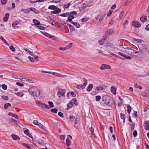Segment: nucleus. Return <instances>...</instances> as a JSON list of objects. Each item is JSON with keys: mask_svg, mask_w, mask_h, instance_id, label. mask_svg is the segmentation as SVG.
Masks as SVG:
<instances>
[{"mask_svg": "<svg viewBox=\"0 0 149 149\" xmlns=\"http://www.w3.org/2000/svg\"><path fill=\"white\" fill-rule=\"evenodd\" d=\"M28 91L31 95L36 97H38L40 94L39 90L35 86L29 88Z\"/></svg>", "mask_w": 149, "mask_h": 149, "instance_id": "obj_1", "label": "nucleus"}, {"mask_svg": "<svg viewBox=\"0 0 149 149\" xmlns=\"http://www.w3.org/2000/svg\"><path fill=\"white\" fill-rule=\"evenodd\" d=\"M95 18L96 20L99 19V22H101L103 19L104 17L101 11H96L94 13Z\"/></svg>", "mask_w": 149, "mask_h": 149, "instance_id": "obj_2", "label": "nucleus"}, {"mask_svg": "<svg viewBox=\"0 0 149 149\" xmlns=\"http://www.w3.org/2000/svg\"><path fill=\"white\" fill-rule=\"evenodd\" d=\"M48 8L49 9L53 10L54 11L51 12V13L53 14H56L60 13L61 10L54 5H51L48 7Z\"/></svg>", "mask_w": 149, "mask_h": 149, "instance_id": "obj_3", "label": "nucleus"}, {"mask_svg": "<svg viewBox=\"0 0 149 149\" xmlns=\"http://www.w3.org/2000/svg\"><path fill=\"white\" fill-rule=\"evenodd\" d=\"M78 103L77 102V100L76 98H73L69 102V103L67 105V108L69 109L71 108L73 104H75V106L78 105Z\"/></svg>", "mask_w": 149, "mask_h": 149, "instance_id": "obj_4", "label": "nucleus"}, {"mask_svg": "<svg viewBox=\"0 0 149 149\" xmlns=\"http://www.w3.org/2000/svg\"><path fill=\"white\" fill-rule=\"evenodd\" d=\"M58 91L57 93L58 96L59 97H61L62 96L64 95L65 93V89H61L60 88H58Z\"/></svg>", "mask_w": 149, "mask_h": 149, "instance_id": "obj_5", "label": "nucleus"}, {"mask_svg": "<svg viewBox=\"0 0 149 149\" xmlns=\"http://www.w3.org/2000/svg\"><path fill=\"white\" fill-rule=\"evenodd\" d=\"M138 47L140 50L142 52H145L146 51L147 47L143 44H139L138 45Z\"/></svg>", "mask_w": 149, "mask_h": 149, "instance_id": "obj_6", "label": "nucleus"}, {"mask_svg": "<svg viewBox=\"0 0 149 149\" xmlns=\"http://www.w3.org/2000/svg\"><path fill=\"white\" fill-rule=\"evenodd\" d=\"M36 102L38 106L41 107L42 108L48 109V105L45 103H41L39 101H36Z\"/></svg>", "mask_w": 149, "mask_h": 149, "instance_id": "obj_7", "label": "nucleus"}, {"mask_svg": "<svg viewBox=\"0 0 149 149\" xmlns=\"http://www.w3.org/2000/svg\"><path fill=\"white\" fill-rule=\"evenodd\" d=\"M111 68V66L105 64H102L100 68L101 70H104L105 69H110Z\"/></svg>", "mask_w": 149, "mask_h": 149, "instance_id": "obj_8", "label": "nucleus"}, {"mask_svg": "<svg viewBox=\"0 0 149 149\" xmlns=\"http://www.w3.org/2000/svg\"><path fill=\"white\" fill-rule=\"evenodd\" d=\"M69 120L71 123H74L75 124L77 123V119L75 118V117L74 116H70V117Z\"/></svg>", "mask_w": 149, "mask_h": 149, "instance_id": "obj_9", "label": "nucleus"}, {"mask_svg": "<svg viewBox=\"0 0 149 149\" xmlns=\"http://www.w3.org/2000/svg\"><path fill=\"white\" fill-rule=\"evenodd\" d=\"M109 99V97L107 95H104L102 97V100L104 102V103L105 104Z\"/></svg>", "mask_w": 149, "mask_h": 149, "instance_id": "obj_10", "label": "nucleus"}, {"mask_svg": "<svg viewBox=\"0 0 149 149\" xmlns=\"http://www.w3.org/2000/svg\"><path fill=\"white\" fill-rule=\"evenodd\" d=\"M125 49L126 52L129 55L132 54L133 52H134V49L129 47H126Z\"/></svg>", "mask_w": 149, "mask_h": 149, "instance_id": "obj_11", "label": "nucleus"}, {"mask_svg": "<svg viewBox=\"0 0 149 149\" xmlns=\"http://www.w3.org/2000/svg\"><path fill=\"white\" fill-rule=\"evenodd\" d=\"M132 25L135 27L138 28L141 26V25L137 21H133L132 22Z\"/></svg>", "mask_w": 149, "mask_h": 149, "instance_id": "obj_12", "label": "nucleus"}, {"mask_svg": "<svg viewBox=\"0 0 149 149\" xmlns=\"http://www.w3.org/2000/svg\"><path fill=\"white\" fill-rule=\"evenodd\" d=\"M107 38V37H103V38L101 40H100L98 42V43L100 45H102L104 43L105 41Z\"/></svg>", "mask_w": 149, "mask_h": 149, "instance_id": "obj_13", "label": "nucleus"}, {"mask_svg": "<svg viewBox=\"0 0 149 149\" xmlns=\"http://www.w3.org/2000/svg\"><path fill=\"white\" fill-rule=\"evenodd\" d=\"M113 33V30L111 29H109L106 31L105 33L106 37H107L109 36H110Z\"/></svg>", "mask_w": 149, "mask_h": 149, "instance_id": "obj_14", "label": "nucleus"}, {"mask_svg": "<svg viewBox=\"0 0 149 149\" xmlns=\"http://www.w3.org/2000/svg\"><path fill=\"white\" fill-rule=\"evenodd\" d=\"M113 103V101L112 99H109L105 104L111 107L112 104Z\"/></svg>", "mask_w": 149, "mask_h": 149, "instance_id": "obj_15", "label": "nucleus"}, {"mask_svg": "<svg viewBox=\"0 0 149 149\" xmlns=\"http://www.w3.org/2000/svg\"><path fill=\"white\" fill-rule=\"evenodd\" d=\"M44 35H45L46 37L50 38L54 40V39L55 38V37L51 35L50 34L46 32H45L44 33H43Z\"/></svg>", "mask_w": 149, "mask_h": 149, "instance_id": "obj_16", "label": "nucleus"}, {"mask_svg": "<svg viewBox=\"0 0 149 149\" xmlns=\"http://www.w3.org/2000/svg\"><path fill=\"white\" fill-rule=\"evenodd\" d=\"M11 136L13 139L15 140H16L17 139L19 140L20 139V137L14 134H12Z\"/></svg>", "mask_w": 149, "mask_h": 149, "instance_id": "obj_17", "label": "nucleus"}, {"mask_svg": "<svg viewBox=\"0 0 149 149\" xmlns=\"http://www.w3.org/2000/svg\"><path fill=\"white\" fill-rule=\"evenodd\" d=\"M9 16V13H6L5 15V17L3 18V20L4 22H7L8 21V19Z\"/></svg>", "mask_w": 149, "mask_h": 149, "instance_id": "obj_18", "label": "nucleus"}, {"mask_svg": "<svg viewBox=\"0 0 149 149\" xmlns=\"http://www.w3.org/2000/svg\"><path fill=\"white\" fill-rule=\"evenodd\" d=\"M111 92L113 93L114 95H115L116 94V89L114 86H112L111 87Z\"/></svg>", "mask_w": 149, "mask_h": 149, "instance_id": "obj_19", "label": "nucleus"}, {"mask_svg": "<svg viewBox=\"0 0 149 149\" xmlns=\"http://www.w3.org/2000/svg\"><path fill=\"white\" fill-rule=\"evenodd\" d=\"M19 24V22L18 21L14 22L12 24V26L14 29H16L18 28V26L17 25Z\"/></svg>", "mask_w": 149, "mask_h": 149, "instance_id": "obj_20", "label": "nucleus"}, {"mask_svg": "<svg viewBox=\"0 0 149 149\" xmlns=\"http://www.w3.org/2000/svg\"><path fill=\"white\" fill-rule=\"evenodd\" d=\"M93 88V85L92 84H90L86 88V90L88 92L90 91Z\"/></svg>", "mask_w": 149, "mask_h": 149, "instance_id": "obj_21", "label": "nucleus"}, {"mask_svg": "<svg viewBox=\"0 0 149 149\" xmlns=\"http://www.w3.org/2000/svg\"><path fill=\"white\" fill-rule=\"evenodd\" d=\"M30 8L27 9H22L21 11L24 12L25 13H28L30 12Z\"/></svg>", "mask_w": 149, "mask_h": 149, "instance_id": "obj_22", "label": "nucleus"}, {"mask_svg": "<svg viewBox=\"0 0 149 149\" xmlns=\"http://www.w3.org/2000/svg\"><path fill=\"white\" fill-rule=\"evenodd\" d=\"M86 86H85L83 84V85H79V84H77L76 85V87L80 89H83L85 88Z\"/></svg>", "mask_w": 149, "mask_h": 149, "instance_id": "obj_23", "label": "nucleus"}, {"mask_svg": "<svg viewBox=\"0 0 149 149\" xmlns=\"http://www.w3.org/2000/svg\"><path fill=\"white\" fill-rule=\"evenodd\" d=\"M30 9L31 11H33L36 14H38L39 13L38 11L34 8H31Z\"/></svg>", "mask_w": 149, "mask_h": 149, "instance_id": "obj_24", "label": "nucleus"}, {"mask_svg": "<svg viewBox=\"0 0 149 149\" xmlns=\"http://www.w3.org/2000/svg\"><path fill=\"white\" fill-rule=\"evenodd\" d=\"M33 22L35 24V25H39L40 24V22L35 19H34L33 20Z\"/></svg>", "mask_w": 149, "mask_h": 149, "instance_id": "obj_25", "label": "nucleus"}, {"mask_svg": "<svg viewBox=\"0 0 149 149\" xmlns=\"http://www.w3.org/2000/svg\"><path fill=\"white\" fill-rule=\"evenodd\" d=\"M140 20L141 21L143 22H144L146 21L147 20L146 16L145 15L143 16L140 18Z\"/></svg>", "mask_w": 149, "mask_h": 149, "instance_id": "obj_26", "label": "nucleus"}, {"mask_svg": "<svg viewBox=\"0 0 149 149\" xmlns=\"http://www.w3.org/2000/svg\"><path fill=\"white\" fill-rule=\"evenodd\" d=\"M15 94L18 97H22L24 95L23 93L22 92H19L18 93H15Z\"/></svg>", "mask_w": 149, "mask_h": 149, "instance_id": "obj_27", "label": "nucleus"}, {"mask_svg": "<svg viewBox=\"0 0 149 149\" xmlns=\"http://www.w3.org/2000/svg\"><path fill=\"white\" fill-rule=\"evenodd\" d=\"M127 111L128 113L130 114L132 110V108L130 105L127 104Z\"/></svg>", "mask_w": 149, "mask_h": 149, "instance_id": "obj_28", "label": "nucleus"}, {"mask_svg": "<svg viewBox=\"0 0 149 149\" xmlns=\"http://www.w3.org/2000/svg\"><path fill=\"white\" fill-rule=\"evenodd\" d=\"M8 114L9 115L12 116V117H14L16 119H17L18 117V116L17 115L13 113H12L10 112L8 113Z\"/></svg>", "mask_w": 149, "mask_h": 149, "instance_id": "obj_29", "label": "nucleus"}, {"mask_svg": "<svg viewBox=\"0 0 149 149\" xmlns=\"http://www.w3.org/2000/svg\"><path fill=\"white\" fill-rule=\"evenodd\" d=\"M71 23L72 24L74 25L77 28H79L80 26V24L77 22H71Z\"/></svg>", "mask_w": 149, "mask_h": 149, "instance_id": "obj_30", "label": "nucleus"}, {"mask_svg": "<svg viewBox=\"0 0 149 149\" xmlns=\"http://www.w3.org/2000/svg\"><path fill=\"white\" fill-rule=\"evenodd\" d=\"M74 18V17L72 15H70L68 17V20L67 21H69L71 22H72V19Z\"/></svg>", "mask_w": 149, "mask_h": 149, "instance_id": "obj_31", "label": "nucleus"}, {"mask_svg": "<svg viewBox=\"0 0 149 149\" xmlns=\"http://www.w3.org/2000/svg\"><path fill=\"white\" fill-rule=\"evenodd\" d=\"M120 116L121 118L123 120V122L124 123L125 121V115L122 113H121L120 114Z\"/></svg>", "mask_w": 149, "mask_h": 149, "instance_id": "obj_32", "label": "nucleus"}, {"mask_svg": "<svg viewBox=\"0 0 149 149\" xmlns=\"http://www.w3.org/2000/svg\"><path fill=\"white\" fill-rule=\"evenodd\" d=\"M0 39L6 45H9V44H8V42L2 36L0 37Z\"/></svg>", "mask_w": 149, "mask_h": 149, "instance_id": "obj_33", "label": "nucleus"}, {"mask_svg": "<svg viewBox=\"0 0 149 149\" xmlns=\"http://www.w3.org/2000/svg\"><path fill=\"white\" fill-rule=\"evenodd\" d=\"M59 15L63 17H68L69 15V13L67 12L66 13H64L63 14H60Z\"/></svg>", "mask_w": 149, "mask_h": 149, "instance_id": "obj_34", "label": "nucleus"}, {"mask_svg": "<svg viewBox=\"0 0 149 149\" xmlns=\"http://www.w3.org/2000/svg\"><path fill=\"white\" fill-rule=\"evenodd\" d=\"M38 142L39 144H41V145H43L44 144V140H43V139H42L40 138V139H38Z\"/></svg>", "mask_w": 149, "mask_h": 149, "instance_id": "obj_35", "label": "nucleus"}, {"mask_svg": "<svg viewBox=\"0 0 149 149\" xmlns=\"http://www.w3.org/2000/svg\"><path fill=\"white\" fill-rule=\"evenodd\" d=\"M11 106L10 104L7 103L5 104L4 105V108L5 109H7L8 108V107H10Z\"/></svg>", "mask_w": 149, "mask_h": 149, "instance_id": "obj_36", "label": "nucleus"}, {"mask_svg": "<svg viewBox=\"0 0 149 149\" xmlns=\"http://www.w3.org/2000/svg\"><path fill=\"white\" fill-rule=\"evenodd\" d=\"M142 95L144 97H147L148 96V93L146 91H144L142 93Z\"/></svg>", "mask_w": 149, "mask_h": 149, "instance_id": "obj_37", "label": "nucleus"}, {"mask_svg": "<svg viewBox=\"0 0 149 149\" xmlns=\"http://www.w3.org/2000/svg\"><path fill=\"white\" fill-rule=\"evenodd\" d=\"M66 142L67 146H69L70 145V140L68 137L66 139Z\"/></svg>", "mask_w": 149, "mask_h": 149, "instance_id": "obj_38", "label": "nucleus"}, {"mask_svg": "<svg viewBox=\"0 0 149 149\" xmlns=\"http://www.w3.org/2000/svg\"><path fill=\"white\" fill-rule=\"evenodd\" d=\"M106 46L110 47H114V45H113V44L109 42H106Z\"/></svg>", "mask_w": 149, "mask_h": 149, "instance_id": "obj_39", "label": "nucleus"}, {"mask_svg": "<svg viewBox=\"0 0 149 149\" xmlns=\"http://www.w3.org/2000/svg\"><path fill=\"white\" fill-rule=\"evenodd\" d=\"M22 145L24 147L27 148L29 149H30L31 148V146L28 144L23 143H22Z\"/></svg>", "mask_w": 149, "mask_h": 149, "instance_id": "obj_40", "label": "nucleus"}, {"mask_svg": "<svg viewBox=\"0 0 149 149\" xmlns=\"http://www.w3.org/2000/svg\"><path fill=\"white\" fill-rule=\"evenodd\" d=\"M133 41H136L138 42H142L143 40H142L140 39H137L136 38H134L133 39Z\"/></svg>", "mask_w": 149, "mask_h": 149, "instance_id": "obj_41", "label": "nucleus"}, {"mask_svg": "<svg viewBox=\"0 0 149 149\" xmlns=\"http://www.w3.org/2000/svg\"><path fill=\"white\" fill-rule=\"evenodd\" d=\"M50 111L52 113H56L58 111V110L57 109L54 108L51 109Z\"/></svg>", "mask_w": 149, "mask_h": 149, "instance_id": "obj_42", "label": "nucleus"}, {"mask_svg": "<svg viewBox=\"0 0 149 149\" xmlns=\"http://www.w3.org/2000/svg\"><path fill=\"white\" fill-rule=\"evenodd\" d=\"M1 98L3 100H7L8 99V96L4 95L2 96Z\"/></svg>", "mask_w": 149, "mask_h": 149, "instance_id": "obj_43", "label": "nucleus"}, {"mask_svg": "<svg viewBox=\"0 0 149 149\" xmlns=\"http://www.w3.org/2000/svg\"><path fill=\"white\" fill-rule=\"evenodd\" d=\"M36 27H38L39 29L41 30H44L45 29V28L42 26H37Z\"/></svg>", "mask_w": 149, "mask_h": 149, "instance_id": "obj_44", "label": "nucleus"}, {"mask_svg": "<svg viewBox=\"0 0 149 149\" xmlns=\"http://www.w3.org/2000/svg\"><path fill=\"white\" fill-rule=\"evenodd\" d=\"M83 81L84 82L83 84L86 86L87 84V79L85 78H83Z\"/></svg>", "mask_w": 149, "mask_h": 149, "instance_id": "obj_45", "label": "nucleus"}, {"mask_svg": "<svg viewBox=\"0 0 149 149\" xmlns=\"http://www.w3.org/2000/svg\"><path fill=\"white\" fill-rule=\"evenodd\" d=\"M100 91H101L104 90L105 89V86L104 85L100 86L99 87Z\"/></svg>", "mask_w": 149, "mask_h": 149, "instance_id": "obj_46", "label": "nucleus"}, {"mask_svg": "<svg viewBox=\"0 0 149 149\" xmlns=\"http://www.w3.org/2000/svg\"><path fill=\"white\" fill-rule=\"evenodd\" d=\"M10 49L13 52H14L15 51V49L14 47L12 45H11L9 47Z\"/></svg>", "mask_w": 149, "mask_h": 149, "instance_id": "obj_47", "label": "nucleus"}, {"mask_svg": "<svg viewBox=\"0 0 149 149\" xmlns=\"http://www.w3.org/2000/svg\"><path fill=\"white\" fill-rule=\"evenodd\" d=\"M101 98V96L100 95L96 96L95 97V100L97 101H99Z\"/></svg>", "mask_w": 149, "mask_h": 149, "instance_id": "obj_48", "label": "nucleus"}, {"mask_svg": "<svg viewBox=\"0 0 149 149\" xmlns=\"http://www.w3.org/2000/svg\"><path fill=\"white\" fill-rule=\"evenodd\" d=\"M77 13L75 11H73V12H71L70 13H69V15H75L77 14Z\"/></svg>", "mask_w": 149, "mask_h": 149, "instance_id": "obj_49", "label": "nucleus"}, {"mask_svg": "<svg viewBox=\"0 0 149 149\" xmlns=\"http://www.w3.org/2000/svg\"><path fill=\"white\" fill-rule=\"evenodd\" d=\"M68 49V48L66 46L65 47H59V49L60 50L65 51Z\"/></svg>", "mask_w": 149, "mask_h": 149, "instance_id": "obj_50", "label": "nucleus"}, {"mask_svg": "<svg viewBox=\"0 0 149 149\" xmlns=\"http://www.w3.org/2000/svg\"><path fill=\"white\" fill-rule=\"evenodd\" d=\"M48 103L51 107L52 108L54 107V104L52 102L49 101L48 102Z\"/></svg>", "mask_w": 149, "mask_h": 149, "instance_id": "obj_51", "label": "nucleus"}, {"mask_svg": "<svg viewBox=\"0 0 149 149\" xmlns=\"http://www.w3.org/2000/svg\"><path fill=\"white\" fill-rule=\"evenodd\" d=\"M24 79H25V80H23V81H28L29 83H33V81L32 79H26V78H24Z\"/></svg>", "mask_w": 149, "mask_h": 149, "instance_id": "obj_52", "label": "nucleus"}, {"mask_svg": "<svg viewBox=\"0 0 149 149\" xmlns=\"http://www.w3.org/2000/svg\"><path fill=\"white\" fill-rule=\"evenodd\" d=\"M2 87L3 90H6L7 89V86L5 84H3L2 85Z\"/></svg>", "mask_w": 149, "mask_h": 149, "instance_id": "obj_53", "label": "nucleus"}, {"mask_svg": "<svg viewBox=\"0 0 149 149\" xmlns=\"http://www.w3.org/2000/svg\"><path fill=\"white\" fill-rule=\"evenodd\" d=\"M16 84L17 85L21 87H22L24 86V84H23L19 82H17L16 83Z\"/></svg>", "mask_w": 149, "mask_h": 149, "instance_id": "obj_54", "label": "nucleus"}, {"mask_svg": "<svg viewBox=\"0 0 149 149\" xmlns=\"http://www.w3.org/2000/svg\"><path fill=\"white\" fill-rule=\"evenodd\" d=\"M87 4H88L87 3L86 4L85 3H84L82 6V7H81L82 9V10L86 8V6Z\"/></svg>", "mask_w": 149, "mask_h": 149, "instance_id": "obj_55", "label": "nucleus"}, {"mask_svg": "<svg viewBox=\"0 0 149 149\" xmlns=\"http://www.w3.org/2000/svg\"><path fill=\"white\" fill-rule=\"evenodd\" d=\"M28 59L31 62H34V58H33L30 56H29L28 57Z\"/></svg>", "mask_w": 149, "mask_h": 149, "instance_id": "obj_56", "label": "nucleus"}, {"mask_svg": "<svg viewBox=\"0 0 149 149\" xmlns=\"http://www.w3.org/2000/svg\"><path fill=\"white\" fill-rule=\"evenodd\" d=\"M67 25L70 28V29H71L73 31L74 30V27L73 26H72L70 24H67Z\"/></svg>", "mask_w": 149, "mask_h": 149, "instance_id": "obj_57", "label": "nucleus"}, {"mask_svg": "<svg viewBox=\"0 0 149 149\" xmlns=\"http://www.w3.org/2000/svg\"><path fill=\"white\" fill-rule=\"evenodd\" d=\"M58 115L60 116V117L63 118L64 116L63 113L61 112H59L58 113Z\"/></svg>", "mask_w": 149, "mask_h": 149, "instance_id": "obj_58", "label": "nucleus"}, {"mask_svg": "<svg viewBox=\"0 0 149 149\" xmlns=\"http://www.w3.org/2000/svg\"><path fill=\"white\" fill-rule=\"evenodd\" d=\"M1 3L2 5L5 4L7 2V0H1Z\"/></svg>", "mask_w": 149, "mask_h": 149, "instance_id": "obj_59", "label": "nucleus"}, {"mask_svg": "<svg viewBox=\"0 0 149 149\" xmlns=\"http://www.w3.org/2000/svg\"><path fill=\"white\" fill-rule=\"evenodd\" d=\"M146 124H145V129L147 130H149V125L147 124V123L146 122Z\"/></svg>", "mask_w": 149, "mask_h": 149, "instance_id": "obj_60", "label": "nucleus"}, {"mask_svg": "<svg viewBox=\"0 0 149 149\" xmlns=\"http://www.w3.org/2000/svg\"><path fill=\"white\" fill-rule=\"evenodd\" d=\"M137 134V132L136 130H135L133 132V135L134 137H136Z\"/></svg>", "mask_w": 149, "mask_h": 149, "instance_id": "obj_61", "label": "nucleus"}, {"mask_svg": "<svg viewBox=\"0 0 149 149\" xmlns=\"http://www.w3.org/2000/svg\"><path fill=\"white\" fill-rule=\"evenodd\" d=\"M100 91L99 87H97L95 91L93 92V93H97L98 91Z\"/></svg>", "mask_w": 149, "mask_h": 149, "instance_id": "obj_62", "label": "nucleus"}, {"mask_svg": "<svg viewBox=\"0 0 149 149\" xmlns=\"http://www.w3.org/2000/svg\"><path fill=\"white\" fill-rule=\"evenodd\" d=\"M124 14V13L123 11H121L119 14V17L121 19L123 17Z\"/></svg>", "mask_w": 149, "mask_h": 149, "instance_id": "obj_63", "label": "nucleus"}, {"mask_svg": "<svg viewBox=\"0 0 149 149\" xmlns=\"http://www.w3.org/2000/svg\"><path fill=\"white\" fill-rule=\"evenodd\" d=\"M149 75V71L148 72H147L146 74H143V75H142L141 76V77H145Z\"/></svg>", "mask_w": 149, "mask_h": 149, "instance_id": "obj_64", "label": "nucleus"}]
</instances>
